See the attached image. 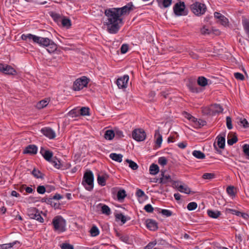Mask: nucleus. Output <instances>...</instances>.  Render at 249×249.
I'll list each match as a JSON object with an SVG mask.
<instances>
[{
    "mask_svg": "<svg viewBox=\"0 0 249 249\" xmlns=\"http://www.w3.org/2000/svg\"><path fill=\"white\" fill-rule=\"evenodd\" d=\"M107 20L105 24L107 26V31L110 34H116L120 29L119 24L122 22V18L116 8L107 9L105 11Z\"/></svg>",
    "mask_w": 249,
    "mask_h": 249,
    "instance_id": "f257e3e1",
    "label": "nucleus"
},
{
    "mask_svg": "<svg viewBox=\"0 0 249 249\" xmlns=\"http://www.w3.org/2000/svg\"><path fill=\"white\" fill-rule=\"evenodd\" d=\"M36 43L40 46L47 47V50L49 53H53L57 49V45L47 37L37 36Z\"/></svg>",
    "mask_w": 249,
    "mask_h": 249,
    "instance_id": "f03ea898",
    "label": "nucleus"
},
{
    "mask_svg": "<svg viewBox=\"0 0 249 249\" xmlns=\"http://www.w3.org/2000/svg\"><path fill=\"white\" fill-rule=\"evenodd\" d=\"M52 224L54 231L60 232L65 231L66 221L61 216L54 217L53 219Z\"/></svg>",
    "mask_w": 249,
    "mask_h": 249,
    "instance_id": "7ed1b4c3",
    "label": "nucleus"
},
{
    "mask_svg": "<svg viewBox=\"0 0 249 249\" xmlns=\"http://www.w3.org/2000/svg\"><path fill=\"white\" fill-rule=\"evenodd\" d=\"M93 175L91 171H89L84 174L82 184L87 190L91 191L92 190L93 188Z\"/></svg>",
    "mask_w": 249,
    "mask_h": 249,
    "instance_id": "20e7f679",
    "label": "nucleus"
},
{
    "mask_svg": "<svg viewBox=\"0 0 249 249\" xmlns=\"http://www.w3.org/2000/svg\"><path fill=\"white\" fill-rule=\"evenodd\" d=\"M206 6L204 4L199 2H196L191 5L192 12L197 16H200L206 12Z\"/></svg>",
    "mask_w": 249,
    "mask_h": 249,
    "instance_id": "39448f33",
    "label": "nucleus"
},
{
    "mask_svg": "<svg viewBox=\"0 0 249 249\" xmlns=\"http://www.w3.org/2000/svg\"><path fill=\"white\" fill-rule=\"evenodd\" d=\"M89 81V79L86 76L78 78L74 82L72 89L75 91H79L86 87Z\"/></svg>",
    "mask_w": 249,
    "mask_h": 249,
    "instance_id": "423d86ee",
    "label": "nucleus"
},
{
    "mask_svg": "<svg viewBox=\"0 0 249 249\" xmlns=\"http://www.w3.org/2000/svg\"><path fill=\"white\" fill-rule=\"evenodd\" d=\"M27 213L30 218L35 219L40 223L43 222L44 219L40 215V213L42 212H40L36 208L34 207L30 208L28 210Z\"/></svg>",
    "mask_w": 249,
    "mask_h": 249,
    "instance_id": "0eeeda50",
    "label": "nucleus"
},
{
    "mask_svg": "<svg viewBox=\"0 0 249 249\" xmlns=\"http://www.w3.org/2000/svg\"><path fill=\"white\" fill-rule=\"evenodd\" d=\"M132 135L133 138L138 142L143 141L146 137L145 132L140 129H135L132 132Z\"/></svg>",
    "mask_w": 249,
    "mask_h": 249,
    "instance_id": "6e6552de",
    "label": "nucleus"
},
{
    "mask_svg": "<svg viewBox=\"0 0 249 249\" xmlns=\"http://www.w3.org/2000/svg\"><path fill=\"white\" fill-rule=\"evenodd\" d=\"M0 71L8 75H15L16 70L11 66L0 63Z\"/></svg>",
    "mask_w": 249,
    "mask_h": 249,
    "instance_id": "1a4fd4ad",
    "label": "nucleus"
},
{
    "mask_svg": "<svg viewBox=\"0 0 249 249\" xmlns=\"http://www.w3.org/2000/svg\"><path fill=\"white\" fill-rule=\"evenodd\" d=\"M161 177L159 179L157 178V182L159 180V183L162 184H166L169 183L173 182L174 181H173L171 176L166 173L165 171H161Z\"/></svg>",
    "mask_w": 249,
    "mask_h": 249,
    "instance_id": "9d476101",
    "label": "nucleus"
},
{
    "mask_svg": "<svg viewBox=\"0 0 249 249\" xmlns=\"http://www.w3.org/2000/svg\"><path fill=\"white\" fill-rule=\"evenodd\" d=\"M134 6L132 3L129 2L126 5L123 6L122 8H116L117 10H118V13L121 16L126 14H129V12L133 9Z\"/></svg>",
    "mask_w": 249,
    "mask_h": 249,
    "instance_id": "9b49d317",
    "label": "nucleus"
},
{
    "mask_svg": "<svg viewBox=\"0 0 249 249\" xmlns=\"http://www.w3.org/2000/svg\"><path fill=\"white\" fill-rule=\"evenodd\" d=\"M128 80L129 76L127 75H124L123 77L119 78L117 80V85L118 88L119 89L125 88Z\"/></svg>",
    "mask_w": 249,
    "mask_h": 249,
    "instance_id": "f8f14e48",
    "label": "nucleus"
},
{
    "mask_svg": "<svg viewBox=\"0 0 249 249\" xmlns=\"http://www.w3.org/2000/svg\"><path fill=\"white\" fill-rule=\"evenodd\" d=\"M185 9V4L184 2H179L177 3L174 7V12L176 15L181 16L183 14Z\"/></svg>",
    "mask_w": 249,
    "mask_h": 249,
    "instance_id": "ddd939ff",
    "label": "nucleus"
},
{
    "mask_svg": "<svg viewBox=\"0 0 249 249\" xmlns=\"http://www.w3.org/2000/svg\"><path fill=\"white\" fill-rule=\"evenodd\" d=\"M172 184L181 193H184L187 194L190 193V189L187 185H179V182L177 181H174Z\"/></svg>",
    "mask_w": 249,
    "mask_h": 249,
    "instance_id": "4468645a",
    "label": "nucleus"
},
{
    "mask_svg": "<svg viewBox=\"0 0 249 249\" xmlns=\"http://www.w3.org/2000/svg\"><path fill=\"white\" fill-rule=\"evenodd\" d=\"M42 133L50 139H54L55 137V132L51 128L44 127L41 129Z\"/></svg>",
    "mask_w": 249,
    "mask_h": 249,
    "instance_id": "2eb2a0df",
    "label": "nucleus"
},
{
    "mask_svg": "<svg viewBox=\"0 0 249 249\" xmlns=\"http://www.w3.org/2000/svg\"><path fill=\"white\" fill-rule=\"evenodd\" d=\"M214 18L218 19V22L224 26L228 25L229 20L224 16L221 15L220 13L218 12H215L214 13Z\"/></svg>",
    "mask_w": 249,
    "mask_h": 249,
    "instance_id": "dca6fc26",
    "label": "nucleus"
},
{
    "mask_svg": "<svg viewBox=\"0 0 249 249\" xmlns=\"http://www.w3.org/2000/svg\"><path fill=\"white\" fill-rule=\"evenodd\" d=\"M40 153L46 160L51 162L53 155L52 152L46 150L43 147H41Z\"/></svg>",
    "mask_w": 249,
    "mask_h": 249,
    "instance_id": "f3484780",
    "label": "nucleus"
},
{
    "mask_svg": "<svg viewBox=\"0 0 249 249\" xmlns=\"http://www.w3.org/2000/svg\"><path fill=\"white\" fill-rule=\"evenodd\" d=\"M37 151V147L34 144L29 145L27 146L24 150V154H36Z\"/></svg>",
    "mask_w": 249,
    "mask_h": 249,
    "instance_id": "a211bd4d",
    "label": "nucleus"
},
{
    "mask_svg": "<svg viewBox=\"0 0 249 249\" xmlns=\"http://www.w3.org/2000/svg\"><path fill=\"white\" fill-rule=\"evenodd\" d=\"M146 226L147 229L150 231H155L156 230V222L151 219H147L146 221Z\"/></svg>",
    "mask_w": 249,
    "mask_h": 249,
    "instance_id": "6ab92c4d",
    "label": "nucleus"
},
{
    "mask_svg": "<svg viewBox=\"0 0 249 249\" xmlns=\"http://www.w3.org/2000/svg\"><path fill=\"white\" fill-rule=\"evenodd\" d=\"M158 5L161 8H166L169 6L172 3V0H157Z\"/></svg>",
    "mask_w": 249,
    "mask_h": 249,
    "instance_id": "aec40b11",
    "label": "nucleus"
},
{
    "mask_svg": "<svg viewBox=\"0 0 249 249\" xmlns=\"http://www.w3.org/2000/svg\"><path fill=\"white\" fill-rule=\"evenodd\" d=\"M37 36L32 35L31 34H28L27 35L23 34L21 36V39L23 40H27L28 39L29 40H32L34 42L36 43L37 39Z\"/></svg>",
    "mask_w": 249,
    "mask_h": 249,
    "instance_id": "412c9836",
    "label": "nucleus"
},
{
    "mask_svg": "<svg viewBox=\"0 0 249 249\" xmlns=\"http://www.w3.org/2000/svg\"><path fill=\"white\" fill-rule=\"evenodd\" d=\"M123 155L121 154H116L115 153H111L109 155V157L112 160L121 162L122 161Z\"/></svg>",
    "mask_w": 249,
    "mask_h": 249,
    "instance_id": "4be33fe9",
    "label": "nucleus"
},
{
    "mask_svg": "<svg viewBox=\"0 0 249 249\" xmlns=\"http://www.w3.org/2000/svg\"><path fill=\"white\" fill-rule=\"evenodd\" d=\"M209 80L204 76H199L197 79V84L201 87H205L208 84Z\"/></svg>",
    "mask_w": 249,
    "mask_h": 249,
    "instance_id": "5701e85b",
    "label": "nucleus"
},
{
    "mask_svg": "<svg viewBox=\"0 0 249 249\" xmlns=\"http://www.w3.org/2000/svg\"><path fill=\"white\" fill-rule=\"evenodd\" d=\"M208 215L213 218H217L221 215V212L218 211H213L208 210L207 211Z\"/></svg>",
    "mask_w": 249,
    "mask_h": 249,
    "instance_id": "b1692460",
    "label": "nucleus"
},
{
    "mask_svg": "<svg viewBox=\"0 0 249 249\" xmlns=\"http://www.w3.org/2000/svg\"><path fill=\"white\" fill-rule=\"evenodd\" d=\"M211 109L212 110L213 113H219L223 111L222 107L218 104H214L211 106Z\"/></svg>",
    "mask_w": 249,
    "mask_h": 249,
    "instance_id": "393cba45",
    "label": "nucleus"
},
{
    "mask_svg": "<svg viewBox=\"0 0 249 249\" xmlns=\"http://www.w3.org/2000/svg\"><path fill=\"white\" fill-rule=\"evenodd\" d=\"M115 134L112 130H107L105 132V138L106 140H111L115 137Z\"/></svg>",
    "mask_w": 249,
    "mask_h": 249,
    "instance_id": "a878e982",
    "label": "nucleus"
},
{
    "mask_svg": "<svg viewBox=\"0 0 249 249\" xmlns=\"http://www.w3.org/2000/svg\"><path fill=\"white\" fill-rule=\"evenodd\" d=\"M194 125L196 127H201L204 125H206V122L202 119H197V118L195 119L194 122H193Z\"/></svg>",
    "mask_w": 249,
    "mask_h": 249,
    "instance_id": "bb28decb",
    "label": "nucleus"
},
{
    "mask_svg": "<svg viewBox=\"0 0 249 249\" xmlns=\"http://www.w3.org/2000/svg\"><path fill=\"white\" fill-rule=\"evenodd\" d=\"M108 176L107 175L104 176L98 175L97 177V181L99 185L102 186H104L106 185V180Z\"/></svg>",
    "mask_w": 249,
    "mask_h": 249,
    "instance_id": "cd10ccee",
    "label": "nucleus"
},
{
    "mask_svg": "<svg viewBox=\"0 0 249 249\" xmlns=\"http://www.w3.org/2000/svg\"><path fill=\"white\" fill-rule=\"evenodd\" d=\"M192 154L195 157L198 159H204L205 158V154L199 150H194Z\"/></svg>",
    "mask_w": 249,
    "mask_h": 249,
    "instance_id": "c85d7f7f",
    "label": "nucleus"
},
{
    "mask_svg": "<svg viewBox=\"0 0 249 249\" xmlns=\"http://www.w3.org/2000/svg\"><path fill=\"white\" fill-rule=\"evenodd\" d=\"M49 103V99H45L39 102L37 105L36 107L38 109H41L47 106Z\"/></svg>",
    "mask_w": 249,
    "mask_h": 249,
    "instance_id": "c756f323",
    "label": "nucleus"
},
{
    "mask_svg": "<svg viewBox=\"0 0 249 249\" xmlns=\"http://www.w3.org/2000/svg\"><path fill=\"white\" fill-rule=\"evenodd\" d=\"M217 145L220 148H224L225 145V139L224 137H217Z\"/></svg>",
    "mask_w": 249,
    "mask_h": 249,
    "instance_id": "7c9ffc66",
    "label": "nucleus"
},
{
    "mask_svg": "<svg viewBox=\"0 0 249 249\" xmlns=\"http://www.w3.org/2000/svg\"><path fill=\"white\" fill-rule=\"evenodd\" d=\"M126 196V194L124 190H119L117 194V199L120 201L123 200Z\"/></svg>",
    "mask_w": 249,
    "mask_h": 249,
    "instance_id": "2f4dec72",
    "label": "nucleus"
},
{
    "mask_svg": "<svg viewBox=\"0 0 249 249\" xmlns=\"http://www.w3.org/2000/svg\"><path fill=\"white\" fill-rule=\"evenodd\" d=\"M125 161L129 164V167L132 170H137L138 168L137 164L131 160L126 159Z\"/></svg>",
    "mask_w": 249,
    "mask_h": 249,
    "instance_id": "473e14b6",
    "label": "nucleus"
},
{
    "mask_svg": "<svg viewBox=\"0 0 249 249\" xmlns=\"http://www.w3.org/2000/svg\"><path fill=\"white\" fill-rule=\"evenodd\" d=\"M61 23L63 26L67 28H69L71 25V20L68 18H63L61 20Z\"/></svg>",
    "mask_w": 249,
    "mask_h": 249,
    "instance_id": "72a5a7b5",
    "label": "nucleus"
},
{
    "mask_svg": "<svg viewBox=\"0 0 249 249\" xmlns=\"http://www.w3.org/2000/svg\"><path fill=\"white\" fill-rule=\"evenodd\" d=\"M215 177V174L213 173H204L202 178L204 179H212Z\"/></svg>",
    "mask_w": 249,
    "mask_h": 249,
    "instance_id": "f704fd0d",
    "label": "nucleus"
},
{
    "mask_svg": "<svg viewBox=\"0 0 249 249\" xmlns=\"http://www.w3.org/2000/svg\"><path fill=\"white\" fill-rule=\"evenodd\" d=\"M89 108L88 107H82L79 109V114L82 116L89 115Z\"/></svg>",
    "mask_w": 249,
    "mask_h": 249,
    "instance_id": "c9c22d12",
    "label": "nucleus"
},
{
    "mask_svg": "<svg viewBox=\"0 0 249 249\" xmlns=\"http://www.w3.org/2000/svg\"><path fill=\"white\" fill-rule=\"evenodd\" d=\"M17 241L8 244L0 245V249H9L12 248L16 243Z\"/></svg>",
    "mask_w": 249,
    "mask_h": 249,
    "instance_id": "e433bc0d",
    "label": "nucleus"
},
{
    "mask_svg": "<svg viewBox=\"0 0 249 249\" xmlns=\"http://www.w3.org/2000/svg\"><path fill=\"white\" fill-rule=\"evenodd\" d=\"M102 213L108 215L110 214V209L109 207L106 205H103L101 207Z\"/></svg>",
    "mask_w": 249,
    "mask_h": 249,
    "instance_id": "4c0bfd02",
    "label": "nucleus"
},
{
    "mask_svg": "<svg viewBox=\"0 0 249 249\" xmlns=\"http://www.w3.org/2000/svg\"><path fill=\"white\" fill-rule=\"evenodd\" d=\"M51 162H52L53 165V166L57 169H59L61 167V164L60 161L57 159L55 157L53 158V160H51Z\"/></svg>",
    "mask_w": 249,
    "mask_h": 249,
    "instance_id": "58836bf2",
    "label": "nucleus"
},
{
    "mask_svg": "<svg viewBox=\"0 0 249 249\" xmlns=\"http://www.w3.org/2000/svg\"><path fill=\"white\" fill-rule=\"evenodd\" d=\"M90 233L92 236H96L99 234V231L98 228L95 226H92L90 230Z\"/></svg>",
    "mask_w": 249,
    "mask_h": 249,
    "instance_id": "ea45409f",
    "label": "nucleus"
},
{
    "mask_svg": "<svg viewBox=\"0 0 249 249\" xmlns=\"http://www.w3.org/2000/svg\"><path fill=\"white\" fill-rule=\"evenodd\" d=\"M50 15L53 19L57 22L59 21L61 18L60 14L55 12H52L50 13Z\"/></svg>",
    "mask_w": 249,
    "mask_h": 249,
    "instance_id": "a19ab883",
    "label": "nucleus"
},
{
    "mask_svg": "<svg viewBox=\"0 0 249 249\" xmlns=\"http://www.w3.org/2000/svg\"><path fill=\"white\" fill-rule=\"evenodd\" d=\"M243 25L246 33L249 35V20H244L243 21Z\"/></svg>",
    "mask_w": 249,
    "mask_h": 249,
    "instance_id": "79ce46f5",
    "label": "nucleus"
},
{
    "mask_svg": "<svg viewBox=\"0 0 249 249\" xmlns=\"http://www.w3.org/2000/svg\"><path fill=\"white\" fill-rule=\"evenodd\" d=\"M158 163L160 165L164 166L167 163V160L164 157H160L158 159Z\"/></svg>",
    "mask_w": 249,
    "mask_h": 249,
    "instance_id": "37998d69",
    "label": "nucleus"
},
{
    "mask_svg": "<svg viewBox=\"0 0 249 249\" xmlns=\"http://www.w3.org/2000/svg\"><path fill=\"white\" fill-rule=\"evenodd\" d=\"M32 173L35 177L37 178H43V174L39 170L34 169L32 171Z\"/></svg>",
    "mask_w": 249,
    "mask_h": 249,
    "instance_id": "c03bdc74",
    "label": "nucleus"
},
{
    "mask_svg": "<svg viewBox=\"0 0 249 249\" xmlns=\"http://www.w3.org/2000/svg\"><path fill=\"white\" fill-rule=\"evenodd\" d=\"M159 213H161L163 215L165 216L166 217H169L172 214V212L168 210H159Z\"/></svg>",
    "mask_w": 249,
    "mask_h": 249,
    "instance_id": "a18cd8bd",
    "label": "nucleus"
},
{
    "mask_svg": "<svg viewBox=\"0 0 249 249\" xmlns=\"http://www.w3.org/2000/svg\"><path fill=\"white\" fill-rule=\"evenodd\" d=\"M69 115L72 117L78 116L79 115V109H73L69 112Z\"/></svg>",
    "mask_w": 249,
    "mask_h": 249,
    "instance_id": "49530a36",
    "label": "nucleus"
},
{
    "mask_svg": "<svg viewBox=\"0 0 249 249\" xmlns=\"http://www.w3.org/2000/svg\"><path fill=\"white\" fill-rule=\"evenodd\" d=\"M116 218L118 220H120L122 221L123 224H124L126 221V217L123 215L122 213H119L117 214L116 215Z\"/></svg>",
    "mask_w": 249,
    "mask_h": 249,
    "instance_id": "de8ad7c7",
    "label": "nucleus"
},
{
    "mask_svg": "<svg viewBox=\"0 0 249 249\" xmlns=\"http://www.w3.org/2000/svg\"><path fill=\"white\" fill-rule=\"evenodd\" d=\"M197 205L196 202H192L189 203L187 205V209L189 211H193L197 208Z\"/></svg>",
    "mask_w": 249,
    "mask_h": 249,
    "instance_id": "09e8293b",
    "label": "nucleus"
},
{
    "mask_svg": "<svg viewBox=\"0 0 249 249\" xmlns=\"http://www.w3.org/2000/svg\"><path fill=\"white\" fill-rule=\"evenodd\" d=\"M239 124L242 125L244 128H248L249 127V124L245 118L240 119Z\"/></svg>",
    "mask_w": 249,
    "mask_h": 249,
    "instance_id": "8fccbe9b",
    "label": "nucleus"
},
{
    "mask_svg": "<svg viewBox=\"0 0 249 249\" xmlns=\"http://www.w3.org/2000/svg\"><path fill=\"white\" fill-rule=\"evenodd\" d=\"M226 212L229 213H231L232 214L236 215L237 216H240L241 212L237 210L232 209H227Z\"/></svg>",
    "mask_w": 249,
    "mask_h": 249,
    "instance_id": "3c124183",
    "label": "nucleus"
},
{
    "mask_svg": "<svg viewBox=\"0 0 249 249\" xmlns=\"http://www.w3.org/2000/svg\"><path fill=\"white\" fill-rule=\"evenodd\" d=\"M238 141V139L236 136H233L232 138L228 140V144L230 145H232L236 143Z\"/></svg>",
    "mask_w": 249,
    "mask_h": 249,
    "instance_id": "603ef678",
    "label": "nucleus"
},
{
    "mask_svg": "<svg viewBox=\"0 0 249 249\" xmlns=\"http://www.w3.org/2000/svg\"><path fill=\"white\" fill-rule=\"evenodd\" d=\"M114 133L115 134V137L118 139H120L124 137L123 132L119 129H115Z\"/></svg>",
    "mask_w": 249,
    "mask_h": 249,
    "instance_id": "864d4df0",
    "label": "nucleus"
},
{
    "mask_svg": "<svg viewBox=\"0 0 249 249\" xmlns=\"http://www.w3.org/2000/svg\"><path fill=\"white\" fill-rule=\"evenodd\" d=\"M201 33L202 35H208L211 32V30L208 28L206 26H204L200 30Z\"/></svg>",
    "mask_w": 249,
    "mask_h": 249,
    "instance_id": "5fc2aeb1",
    "label": "nucleus"
},
{
    "mask_svg": "<svg viewBox=\"0 0 249 249\" xmlns=\"http://www.w3.org/2000/svg\"><path fill=\"white\" fill-rule=\"evenodd\" d=\"M227 192L229 195L231 196H234V187L233 186H229L227 188Z\"/></svg>",
    "mask_w": 249,
    "mask_h": 249,
    "instance_id": "6e6d98bb",
    "label": "nucleus"
},
{
    "mask_svg": "<svg viewBox=\"0 0 249 249\" xmlns=\"http://www.w3.org/2000/svg\"><path fill=\"white\" fill-rule=\"evenodd\" d=\"M231 119L230 117L228 116L226 117V124L227 126L229 129H231L232 128Z\"/></svg>",
    "mask_w": 249,
    "mask_h": 249,
    "instance_id": "4d7b16f0",
    "label": "nucleus"
},
{
    "mask_svg": "<svg viewBox=\"0 0 249 249\" xmlns=\"http://www.w3.org/2000/svg\"><path fill=\"white\" fill-rule=\"evenodd\" d=\"M61 249H74L73 246L68 243H63L61 245Z\"/></svg>",
    "mask_w": 249,
    "mask_h": 249,
    "instance_id": "13d9d810",
    "label": "nucleus"
},
{
    "mask_svg": "<svg viewBox=\"0 0 249 249\" xmlns=\"http://www.w3.org/2000/svg\"><path fill=\"white\" fill-rule=\"evenodd\" d=\"M144 209L145 210V211L147 213H152L154 211V208L152 206V205L150 204H148L146 205L144 207Z\"/></svg>",
    "mask_w": 249,
    "mask_h": 249,
    "instance_id": "bf43d9fd",
    "label": "nucleus"
},
{
    "mask_svg": "<svg viewBox=\"0 0 249 249\" xmlns=\"http://www.w3.org/2000/svg\"><path fill=\"white\" fill-rule=\"evenodd\" d=\"M150 174L151 175H156V163H153L149 168Z\"/></svg>",
    "mask_w": 249,
    "mask_h": 249,
    "instance_id": "052dcab7",
    "label": "nucleus"
},
{
    "mask_svg": "<svg viewBox=\"0 0 249 249\" xmlns=\"http://www.w3.org/2000/svg\"><path fill=\"white\" fill-rule=\"evenodd\" d=\"M162 142V136L159 134L158 137L157 138V148H160Z\"/></svg>",
    "mask_w": 249,
    "mask_h": 249,
    "instance_id": "680f3d73",
    "label": "nucleus"
},
{
    "mask_svg": "<svg viewBox=\"0 0 249 249\" xmlns=\"http://www.w3.org/2000/svg\"><path fill=\"white\" fill-rule=\"evenodd\" d=\"M37 192L40 194H43L46 192L45 187L44 186H39L37 188Z\"/></svg>",
    "mask_w": 249,
    "mask_h": 249,
    "instance_id": "e2e57ef3",
    "label": "nucleus"
},
{
    "mask_svg": "<svg viewBox=\"0 0 249 249\" xmlns=\"http://www.w3.org/2000/svg\"><path fill=\"white\" fill-rule=\"evenodd\" d=\"M234 76L236 79L243 80L244 79V76L241 73L235 72L234 73Z\"/></svg>",
    "mask_w": 249,
    "mask_h": 249,
    "instance_id": "0e129e2a",
    "label": "nucleus"
},
{
    "mask_svg": "<svg viewBox=\"0 0 249 249\" xmlns=\"http://www.w3.org/2000/svg\"><path fill=\"white\" fill-rule=\"evenodd\" d=\"M155 245H156V240L150 242L144 248V249H153Z\"/></svg>",
    "mask_w": 249,
    "mask_h": 249,
    "instance_id": "69168bd1",
    "label": "nucleus"
},
{
    "mask_svg": "<svg viewBox=\"0 0 249 249\" xmlns=\"http://www.w3.org/2000/svg\"><path fill=\"white\" fill-rule=\"evenodd\" d=\"M243 151L244 153L249 156V144H245L243 145Z\"/></svg>",
    "mask_w": 249,
    "mask_h": 249,
    "instance_id": "338daca9",
    "label": "nucleus"
},
{
    "mask_svg": "<svg viewBox=\"0 0 249 249\" xmlns=\"http://www.w3.org/2000/svg\"><path fill=\"white\" fill-rule=\"evenodd\" d=\"M128 46L126 44H123L121 48V52L122 53H125L128 50Z\"/></svg>",
    "mask_w": 249,
    "mask_h": 249,
    "instance_id": "774afa93",
    "label": "nucleus"
}]
</instances>
